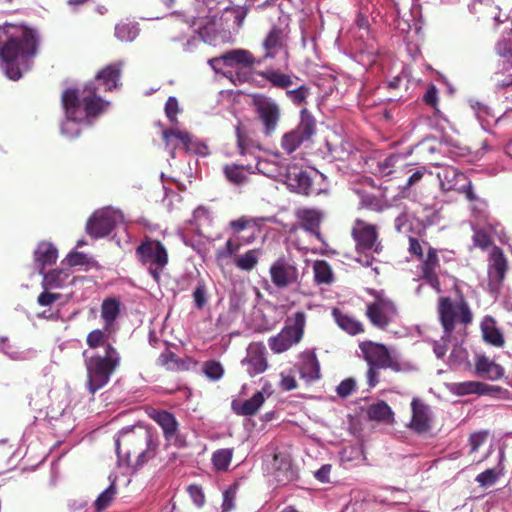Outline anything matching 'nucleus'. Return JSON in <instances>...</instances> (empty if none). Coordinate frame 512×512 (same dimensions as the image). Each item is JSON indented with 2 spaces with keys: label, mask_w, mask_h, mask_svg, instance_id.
<instances>
[{
  "label": "nucleus",
  "mask_w": 512,
  "mask_h": 512,
  "mask_svg": "<svg viewBox=\"0 0 512 512\" xmlns=\"http://www.w3.org/2000/svg\"><path fill=\"white\" fill-rule=\"evenodd\" d=\"M123 63L117 61L100 69L93 80L88 81L81 91L66 89L62 93L61 101L67 120L62 125V133L68 134L73 130L74 136L80 134L77 123L88 117H96L103 113L109 106L100 93L111 92L120 86Z\"/></svg>",
  "instance_id": "nucleus-1"
},
{
  "label": "nucleus",
  "mask_w": 512,
  "mask_h": 512,
  "mask_svg": "<svg viewBox=\"0 0 512 512\" xmlns=\"http://www.w3.org/2000/svg\"><path fill=\"white\" fill-rule=\"evenodd\" d=\"M2 29L5 40L0 47L1 67L9 79L16 81L31 68L38 52L39 36L22 24L5 23Z\"/></svg>",
  "instance_id": "nucleus-2"
},
{
  "label": "nucleus",
  "mask_w": 512,
  "mask_h": 512,
  "mask_svg": "<svg viewBox=\"0 0 512 512\" xmlns=\"http://www.w3.org/2000/svg\"><path fill=\"white\" fill-rule=\"evenodd\" d=\"M110 329H94L88 333L86 343L89 348L104 347V354L95 353L85 358L87 371V389L94 395L110 380L112 374L120 366L121 357L118 350L109 343Z\"/></svg>",
  "instance_id": "nucleus-3"
},
{
  "label": "nucleus",
  "mask_w": 512,
  "mask_h": 512,
  "mask_svg": "<svg viewBox=\"0 0 512 512\" xmlns=\"http://www.w3.org/2000/svg\"><path fill=\"white\" fill-rule=\"evenodd\" d=\"M115 445L120 460L129 466L138 467L154 457L158 440L149 429L138 427L122 430Z\"/></svg>",
  "instance_id": "nucleus-4"
},
{
  "label": "nucleus",
  "mask_w": 512,
  "mask_h": 512,
  "mask_svg": "<svg viewBox=\"0 0 512 512\" xmlns=\"http://www.w3.org/2000/svg\"><path fill=\"white\" fill-rule=\"evenodd\" d=\"M359 349L368 366L366 380L370 388L379 384L380 369H390L395 373L408 372L412 369L410 363L401 361L383 343L366 340L359 344Z\"/></svg>",
  "instance_id": "nucleus-5"
},
{
  "label": "nucleus",
  "mask_w": 512,
  "mask_h": 512,
  "mask_svg": "<svg viewBox=\"0 0 512 512\" xmlns=\"http://www.w3.org/2000/svg\"><path fill=\"white\" fill-rule=\"evenodd\" d=\"M351 237L355 243V251L359 254L356 261L363 267H371L376 261L373 254L379 255L384 249L379 227L361 218H356L351 227Z\"/></svg>",
  "instance_id": "nucleus-6"
},
{
  "label": "nucleus",
  "mask_w": 512,
  "mask_h": 512,
  "mask_svg": "<svg viewBox=\"0 0 512 512\" xmlns=\"http://www.w3.org/2000/svg\"><path fill=\"white\" fill-rule=\"evenodd\" d=\"M455 292L456 302L449 297H440L437 305L439 320L447 338L454 331L457 320L464 325L470 324L473 320L472 312L462 291L456 286Z\"/></svg>",
  "instance_id": "nucleus-7"
},
{
  "label": "nucleus",
  "mask_w": 512,
  "mask_h": 512,
  "mask_svg": "<svg viewBox=\"0 0 512 512\" xmlns=\"http://www.w3.org/2000/svg\"><path fill=\"white\" fill-rule=\"evenodd\" d=\"M306 325V314L297 311L293 318H288L286 326L276 336L270 337L268 344L270 349L277 354L290 349L301 341Z\"/></svg>",
  "instance_id": "nucleus-8"
},
{
  "label": "nucleus",
  "mask_w": 512,
  "mask_h": 512,
  "mask_svg": "<svg viewBox=\"0 0 512 512\" xmlns=\"http://www.w3.org/2000/svg\"><path fill=\"white\" fill-rule=\"evenodd\" d=\"M316 130L317 124L314 116L308 109L303 108L300 111V122L294 129L284 133L280 146L287 154H291L303 143L311 141Z\"/></svg>",
  "instance_id": "nucleus-9"
},
{
  "label": "nucleus",
  "mask_w": 512,
  "mask_h": 512,
  "mask_svg": "<svg viewBox=\"0 0 512 512\" xmlns=\"http://www.w3.org/2000/svg\"><path fill=\"white\" fill-rule=\"evenodd\" d=\"M263 59H257L253 54L245 49H233L225 52L224 54L209 59L210 67L216 72L220 73L224 67L231 68H252L254 65H259Z\"/></svg>",
  "instance_id": "nucleus-10"
},
{
  "label": "nucleus",
  "mask_w": 512,
  "mask_h": 512,
  "mask_svg": "<svg viewBox=\"0 0 512 512\" xmlns=\"http://www.w3.org/2000/svg\"><path fill=\"white\" fill-rule=\"evenodd\" d=\"M255 111L262 124V132L266 137L272 136L281 119L280 106L272 99L260 97L254 101Z\"/></svg>",
  "instance_id": "nucleus-11"
},
{
  "label": "nucleus",
  "mask_w": 512,
  "mask_h": 512,
  "mask_svg": "<svg viewBox=\"0 0 512 512\" xmlns=\"http://www.w3.org/2000/svg\"><path fill=\"white\" fill-rule=\"evenodd\" d=\"M135 253L142 265L163 269L168 264L167 249L159 240L147 238L136 248Z\"/></svg>",
  "instance_id": "nucleus-12"
},
{
  "label": "nucleus",
  "mask_w": 512,
  "mask_h": 512,
  "mask_svg": "<svg viewBox=\"0 0 512 512\" xmlns=\"http://www.w3.org/2000/svg\"><path fill=\"white\" fill-rule=\"evenodd\" d=\"M365 315L374 327L386 330L397 316V309L391 300L377 298L367 304Z\"/></svg>",
  "instance_id": "nucleus-13"
},
{
  "label": "nucleus",
  "mask_w": 512,
  "mask_h": 512,
  "mask_svg": "<svg viewBox=\"0 0 512 512\" xmlns=\"http://www.w3.org/2000/svg\"><path fill=\"white\" fill-rule=\"evenodd\" d=\"M509 269L508 259L499 246H493L488 259V287L491 292H497L502 287Z\"/></svg>",
  "instance_id": "nucleus-14"
},
{
  "label": "nucleus",
  "mask_w": 512,
  "mask_h": 512,
  "mask_svg": "<svg viewBox=\"0 0 512 512\" xmlns=\"http://www.w3.org/2000/svg\"><path fill=\"white\" fill-rule=\"evenodd\" d=\"M149 417L162 429L164 439L177 447L185 446V439L179 433V423L175 416L166 410L153 409Z\"/></svg>",
  "instance_id": "nucleus-15"
},
{
  "label": "nucleus",
  "mask_w": 512,
  "mask_h": 512,
  "mask_svg": "<svg viewBox=\"0 0 512 512\" xmlns=\"http://www.w3.org/2000/svg\"><path fill=\"white\" fill-rule=\"evenodd\" d=\"M272 283L279 289L298 282L299 272L293 261L285 257L277 259L269 269Z\"/></svg>",
  "instance_id": "nucleus-16"
},
{
  "label": "nucleus",
  "mask_w": 512,
  "mask_h": 512,
  "mask_svg": "<svg viewBox=\"0 0 512 512\" xmlns=\"http://www.w3.org/2000/svg\"><path fill=\"white\" fill-rule=\"evenodd\" d=\"M423 244L427 247L426 254L423 258H420L421 262V277L427 284H429L436 292H440V280L437 274V269L440 267V260L438 256V250L429 245L427 241H423Z\"/></svg>",
  "instance_id": "nucleus-17"
},
{
  "label": "nucleus",
  "mask_w": 512,
  "mask_h": 512,
  "mask_svg": "<svg viewBox=\"0 0 512 512\" xmlns=\"http://www.w3.org/2000/svg\"><path fill=\"white\" fill-rule=\"evenodd\" d=\"M284 176L285 183L291 191L305 196L320 193L319 190L314 189L312 178L303 169L296 166L288 167Z\"/></svg>",
  "instance_id": "nucleus-18"
},
{
  "label": "nucleus",
  "mask_w": 512,
  "mask_h": 512,
  "mask_svg": "<svg viewBox=\"0 0 512 512\" xmlns=\"http://www.w3.org/2000/svg\"><path fill=\"white\" fill-rule=\"evenodd\" d=\"M266 347L262 343H252L247 349L246 357L241 361L247 367V373L253 377L265 372L268 368Z\"/></svg>",
  "instance_id": "nucleus-19"
},
{
  "label": "nucleus",
  "mask_w": 512,
  "mask_h": 512,
  "mask_svg": "<svg viewBox=\"0 0 512 512\" xmlns=\"http://www.w3.org/2000/svg\"><path fill=\"white\" fill-rule=\"evenodd\" d=\"M411 411L412 417L408 425L409 428L418 434L428 432L432 423V412L429 405L419 398H413Z\"/></svg>",
  "instance_id": "nucleus-20"
},
{
  "label": "nucleus",
  "mask_w": 512,
  "mask_h": 512,
  "mask_svg": "<svg viewBox=\"0 0 512 512\" xmlns=\"http://www.w3.org/2000/svg\"><path fill=\"white\" fill-rule=\"evenodd\" d=\"M116 221L114 215L109 211L95 212L86 223V232L92 238H103L109 235Z\"/></svg>",
  "instance_id": "nucleus-21"
},
{
  "label": "nucleus",
  "mask_w": 512,
  "mask_h": 512,
  "mask_svg": "<svg viewBox=\"0 0 512 512\" xmlns=\"http://www.w3.org/2000/svg\"><path fill=\"white\" fill-rule=\"evenodd\" d=\"M470 12L475 15L478 21H483L497 28L501 20V9L492 0H473L469 5Z\"/></svg>",
  "instance_id": "nucleus-22"
},
{
  "label": "nucleus",
  "mask_w": 512,
  "mask_h": 512,
  "mask_svg": "<svg viewBox=\"0 0 512 512\" xmlns=\"http://www.w3.org/2000/svg\"><path fill=\"white\" fill-rule=\"evenodd\" d=\"M474 373L478 377L497 381L504 376L505 369L485 354H476L474 357Z\"/></svg>",
  "instance_id": "nucleus-23"
},
{
  "label": "nucleus",
  "mask_w": 512,
  "mask_h": 512,
  "mask_svg": "<svg viewBox=\"0 0 512 512\" xmlns=\"http://www.w3.org/2000/svg\"><path fill=\"white\" fill-rule=\"evenodd\" d=\"M295 217L302 229L314 235L317 239L321 238L322 211L314 208H299L295 211Z\"/></svg>",
  "instance_id": "nucleus-24"
},
{
  "label": "nucleus",
  "mask_w": 512,
  "mask_h": 512,
  "mask_svg": "<svg viewBox=\"0 0 512 512\" xmlns=\"http://www.w3.org/2000/svg\"><path fill=\"white\" fill-rule=\"evenodd\" d=\"M286 41L287 35L284 31L280 27H272L263 41V47L265 50L263 60L267 58H274L280 51L286 50ZM285 53L288 55L287 51H285Z\"/></svg>",
  "instance_id": "nucleus-25"
},
{
  "label": "nucleus",
  "mask_w": 512,
  "mask_h": 512,
  "mask_svg": "<svg viewBox=\"0 0 512 512\" xmlns=\"http://www.w3.org/2000/svg\"><path fill=\"white\" fill-rule=\"evenodd\" d=\"M501 391L500 386L489 385L480 381H465L454 384V392L460 396L469 394L496 395Z\"/></svg>",
  "instance_id": "nucleus-26"
},
{
  "label": "nucleus",
  "mask_w": 512,
  "mask_h": 512,
  "mask_svg": "<svg viewBox=\"0 0 512 512\" xmlns=\"http://www.w3.org/2000/svg\"><path fill=\"white\" fill-rule=\"evenodd\" d=\"M301 378L307 382H314L321 378L320 363L314 352L306 351L301 354V362L298 366Z\"/></svg>",
  "instance_id": "nucleus-27"
},
{
  "label": "nucleus",
  "mask_w": 512,
  "mask_h": 512,
  "mask_svg": "<svg viewBox=\"0 0 512 512\" xmlns=\"http://www.w3.org/2000/svg\"><path fill=\"white\" fill-rule=\"evenodd\" d=\"M273 467L275 469V479L279 484L285 485L296 478L291 460L285 454L279 453L274 455Z\"/></svg>",
  "instance_id": "nucleus-28"
},
{
  "label": "nucleus",
  "mask_w": 512,
  "mask_h": 512,
  "mask_svg": "<svg viewBox=\"0 0 512 512\" xmlns=\"http://www.w3.org/2000/svg\"><path fill=\"white\" fill-rule=\"evenodd\" d=\"M58 258V251L56 247L49 242H40L34 251V260L39 268L40 273H43L47 266H52L56 263Z\"/></svg>",
  "instance_id": "nucleus-29"
},
{
  "label": "nucleus",
  "mask_w": 512,
  "mask_h": 512,
  "mask_svg": "<svg viewBox=\"0 0 512 512\" xmlns=\"http://www.w3.org/2000/svg\"><path fill=\"white\" fill-rule=\"evenodd\" d=\"M332 315L337 325L347 334L355 336L365 332L363 323L355 317L345 314L337 308L333 309Z\"/></svg>",
  "instance_id": "nucleus-30"
},
{
  "label": "nucleus",
  "mask_w": 512,
  "mask_h": 512,
  "mask_svg": "<svg viewBox=\"0 0 512 512\" xmlns=\"http://www.w3.org/2000/svg\"><path fill=\"white\" fill-rule=\"evenodd\" d=\"M265 397L263 392H256L251 398L245 400L243 403H232V408L237 415L252 416L255 415L260 407L263 405Z\"/></svg>",
  "instance_id": "nucleus-31"
},
{
  "label": "nucleus",
  "mask_w": 512,
  "mask_h": 512,
  "mask_svg": "<svg viewBox=\"0 0 512 512\" xmlns=\"http://www.w3.org/2000/svg\"><path fill=\"white\" fill-rule=\"evenodd\" d=\"M437 176L440 180L441 188L444 191L456 190L457 183L466 179V176L463 172L451 166L443 168V170L439 172Z\"/></svg>",
  "instance_id": "nucleus-32"
},
{
  "label": "nucleus",
  "mask_w": 512,
  "mask_h": 512,
  "mask_svg": "<svg viewBox=\"0 0 512 512\" xmlns=\"http://www.w3.org/2000/svg\"><path fill=\"white\" fill-rule=\"evenodd\" d=\"M191 360L188 359H181L177 357V355L170 351L166 350L165 352L161 353L157 359V363L160 366H163L167 368L168 370L173 371H185L189 369Z\"/></svg>",
  "instance_id": "nucleus-33"
},
{
  "label": "nucleus",
  "mask_w": 512,
  "mask_h": 512,
  "mask_svg": "<svg viewBox=\"0 0 512 512\" xmlns=\"http://www.w3.org/2000/svg\"><path fill=\"white\" fill-rule=\"evenodd\" d=\"M367 414L370 420L380 421L387 424L394 423V413L385 401H378L369 406Z\"/></svg>",
  "instance_id": "nucleus-34"
},
{
  "label": "nucleus",
  "mask_w": 512,
  "mask_h": 512,
  "mask_svg": "<svg viewBox=\"0 0 512 512\" xmlns=\"http://www.w3.org/2000/svg\"><path fill=\"white\" fill-rule=\"evenodd\" d=\"M120 301L116 298L104 299L101 305V317L106 329H110L120 314Z\"/></svg>",
  "instance_id": "nucleus-35"
},
{
  "label": "nucleus",
  "mask_w": 512,
  "mask_h": 512,
  "mask_svg": "<svg viewBox=\"0 0 512 512\" xmlns=\"http://www.w3.org/2000/svg\"><path fill=\"white\" fill-rule=\"evenodd\" d=\"M236 145L240 155H245L251 149L257 147L255 140L251 137L249 130H247L239 121L235 126Z\"/></svg>",
  "instance_id": "nucleus-36"
},
{
  "label": "nucleus",
  "mask_w": 512,
  "mask_h": 512,
  "mask_svg": "<svg viewBox=\"0 0 512 512\" xmlns=\"http://www.w3.org/2000/svg\"><path fill=\"white\" fill-rule=\"evenodd\" d=\"M43 274L42 287L45 290L58 289L65 285L66 280L69 278V273L65 270H52Z\"/></svg>",
  "instance_id": "nucleus-37"
},
{
  "label": "nucleus",
  "mask_w": 512,
  "mask_h": 512,
  "mask_svg": "<svg viewBox=\"0 0 512 512\" xmlns=\"http://www.w3.org/2000/svg\"><path fill=\"white\" fill-rule=\"evenodd\" d=\"M234 455L233 448H221L213 452L212 465L215 471L225 472L228 470Z\"/></svg>",
  "instance_id": "nucleus-38"
},
{
  "label": "nucleus",
  "mask_w": 512,
  "mask_h": 512,
  "mask_svg": "<svg viewBox=\"0 0 512 512\" xmlns=\"http://www.w3.org/2000/svg\"><path fill=\"white\" fill-rule=\"evenodd\" d=\"M139 34L137 23L125 20L115 26V36L123 42H132Z\"/></svg>",
  "instance_id": "nucleus-39"
},
{
  "label": "nucleus",
  "mask_w": 512,
  "mask_h": 512,
  "mask_svg": "<svg viewBox=\"0 0 512 512\" xmlns=\"http://www.w3.org/2000/svg\"><path fill=\"white\" fill-rule=\"evenodd\" d=\"M314 280L318 285H330L333 282V272L325 260H317L313 264Z\"/></svg>",
  "instance_id": "nucleus-40"
},
{
  "label": "nucleus",
  "mask_w": 512,
  "mask_h": 512,
  "mask_svg": "<svg viewBox=\"0 0 512 512\" xmlns=\"http://www.w3.org/2000/svg\"><path fill=\"white\" fill-rule=\"evenodd\" d=\"M246 167L237 164H226L223 167V173L226 179L234 185H242L247 182L248 177L245 174ZM247 169H250L248 166Z\"/></svg>",
  "instance_id": "nucleus-41"
},
{
  "label": "nucleus",
  "mask_w": 512,
  "mask_h": 512,
  "mask_svg": "<svg viewBox=\"0 0 512 512\" xmlns=\"http://www.w3.org/2000/svg\"><path fill=\"white\" fill-rule=\"evenodd\" d=\"M401 160L402 156L400 154H390L383 160L377 162L374 174L381 177L391 175Z\"/></svg>",
  "instance_id": "nucleus-42"
},
{
  "label": "nucleus",
  "mask_w": 512,
  "mask_h": 512,
  "mask_svg": "<svg viewBox=\"0 0 512 512\" xmlns=\"http://www.w3.org/2000/svg\"><path fill=\"white\" fill-rule=\"evenodd\" d=\"M260 75L269 81L272 86L281 88V89H287L293 84L292 77L288 74L281 73L279 71L275 70H268L265 72L260 73Z\"/></svg>",
  "instance_id": "nucleus-43"
},
{
  "label": "nucleus",
  "mask_w": 512,
  "mask_h": 512,
  "mask_svg": "<svg viewBox=\"0 0 512 512\" xmlns=\"http://www.w3.org/2000/svg\"><path fill=\"white\" fill-rule=\"evenodd\" d=\"M482 334H483V339L487 343H489L495 347H502L505 343L503 334L494 325L493 322L490 324L485 323L482 325Z\"/></svg>",
  "instance_id": "nucleus-44"
},
{
  "label": "nucleus",
  "mask_w": 512,
  "mask_h": 512,
  "mask_svg": "<svg viewBox=\"0 0 512 512\" xmlns=\"http://www.w3.org/2000/svg\"><path fill=\"white\" fill-rule=\"evenodd\" d=\"M497 54L502 62V69L512 67V39H503L496 46Z\"/></svg>",
  "instance_id": "nucleus-45"
},
{
  "label": "nucleus",
  "mask_w": 512,
  "mask_h": 512,
  "mask_svg": "<svg viewBox=\"0 0 512 512\" xmlns=\"http://www.w3.org/2000/svg\"><path fill=\"white\" fill-rule=\"evenodd\" d=\"M172 138L181 142L187 151L193 150L192 139L188 132L177 129H167L163 131V140L165 141L166 145L170 144Z\"/></svg>",
  "instance_id": "nucleus-46"
},
{
  "label": "nucleus",
  "mask_w": 512,
  "mask_h": 512,
  "mask_svg": "<svg viewBox=\"0 0 512 512\" xmlns=\"http://www.w3.org/2000/svg\"><path fill=\"white\" fill-rule=\"evenodd\" d=\"M258 263V255L256 250H249L245 254L234 259V264L241 270L250 271Z\"/></svg>",
  "instance_id": "nucleus-47"
},
{
  "label": "nucleus",
  "mask_w": 512,
  "mask_h": 512,
  "mask_svg": "<svg viewBox=\"0 0 512 512\" xmlns=\"http://www.w3.org/2000/svg\"><path fill=\"white\" fill-rule=\"evenodd\" d=\"M116 495V487L112 483L107 489H105L96 499L95 508L98 511L107 508Z\"/></svg>",
  "instance_id": "nucleus-48"
},
{
  "label": "nucleus",
  "mask_w": 512,
  "mask_h": 512,
  "mask_svg": "<svg viewBox=\"0 0 512 512\" xmlns=\"http://www.w3.org/2000/svg\"><path fill=\"white\" fill-rule=\"evenodd\" d=\"M310 94V89L306 85H301L296 89L286 91V96L295 105H302L307 102V97Z\"/></svg>",
  "instance_id": "nucleus-49"
},
{
  "label": "nucleus",
  "mask_w": 512,
  "mask_h": 512,
  "mask_svg": "<svg viewBox=\"0 0 512 512\" xmlns=\"http://www.w3.org/2000/svg\"><path fill=\"white\" fill-rule=\"evenodd\" d=\"M192 296L196 308L199 310L203 309L208 301V292L204 281L197 283Z\"/></svg>",
  "instance_id": "nucleus-50"
},
{
  "label": "nucleus",
  "mask_w": 512,
  "mask_h": 512,
  "mask_svg": "<svg viewBox=\"0 0 512 512\" xmlns=\"http://www.w3.org/2000/svg\"><path fill=\"white\" fill-rule=\"evenodd\" d=\"M204 374L211 380L217 381L224 374V368L220 362L210 360L206 361L203 366Z\"/></svg>",
  "instance_id": "nucleus-51"
},
{
  "label": "nucleus",
  "mask_w": 512,
  "mask_h": 512,
  "mask_svg": "<svg viewBox=\"0 0 512 512\" xmlns=\"http://www.w3.org/2000/svg\"><path fill=\"white\" fill-rule=\"evenodd\" d=\"M238 486L236 484L229 486L223 493L222 511L229 512L235 507V499Z\"/></svg>",
  "instance_id": "nucleus-52"
},
{
  "label": "nucleus",
  "mask_w": 512,
  "mask_h": 512,
  "mask_svg": "<svg viewBox=\"0 0 512 512\" xmlns=\"http://www.w3.org/2000/svg\"><path fill=\"white\" fill-rule=\"evenodd\" d=\"M499 478V473L495 468L486 469L484 472L476 476V481L482 487H489L496 483Z\"/></svg>",
  "instance_id": "nucleus-53"
},
{
  "label": "nucleus",
  "mask_w": 512,
  "mask_h": 512,
  "mask_svg": "<svg viewBox=\"0 0 512 512\" xmlns=\"http://www.w3.org/2000/svg\"><path fill=\"white\" fill-rule=\"evenodd\" d=\"M240 247V243L235 242L232 239H228L225 246L216 252V257L218 260L230 258L239 251Z\"/></svg>",
  "instance_id": "nucleus-54"
},
{
  "label": "nucleus",
  "mask_w": 512,
  "mask_h": 512,
  "mask_svg": "<svg viewBox=\"0 0 512 512\" xmlns=\"http://www.w3.org/2000/svg\"><path fill=\"white\" fill-rule=\"evenodd\" d=\"M473 243L476 247L485 250L493 244V240L486 231L477 230L473 235Z\"/></svg>",
  "instance_id": "nucleus-55"
},
{
  "label": "nucleus",
  "mask_w": 512,
  "mask_h": 512,
  "mask_svg": "<svg viewBox=\"0 0 512 512\" xmlns=\"http://www.w3.org/2000/svg\"><path fill=\"white\" fill-rule=\"evenodd\" d=\"M488 437L487 431L474 432L469 437L470 453H475L485 443Z\"/></svg>",
  "instance_id": "nucleus-56"
},
{
  "label": "nucleus",
  "mask_w": 512,
  "mask_h": 512,
  "mask_svg": "<svg viewBox=\"0 0 512 512\" xmlns=\"http://www.w3.org/2000/svg\"><path fill=\"white\" fill-rule=\"evenodd\" d=\"M187 492L192 499L193 503L197 507H202L205 503V495L202 488L199 485L192 484L187 488Z\"/></svg>",
  "instance_id": "nucleus-57"
},
{
  "label": "nucleus",
  "mask_w": 512,
  "mask_h": 512,
  "mask_svg": "<svg viewBox=\"0 0 512 512\" xmlns=\"http://www.w3.org/2000/svg\"><path fill=\"white\" fill-rule=\"evenodd\" d=\"M424 244L421 243L416 237L410 236L408 238V252L411 256L416 257L418 260L423 258Z\"/></svg>",
  "instance_id": "nucleus-58"
},
{
  "label": "nucleus",
  "mask_w": 512,
  "mask_h": 512,
  "mask_svg": "<svg viewBox=\"0 0 512 512\" xmlns=\"http://www.w3.org/2000/svg\"><path fill=\"white\" fill-rule=\"evenodd\" d=\"M423 101L426 105L434 108L438 111V89L434 84H430L427 87L425 94L423 95Z\"/></svg>",
  "instance_id": "nucleus-59"
},
{
  "label": "nucleus",
  "mask_w": 512,
  "mask_h": 512,
  "mask_svg": "<svg viewBox=\"0 0 512 512\" xmlns=\"http://www.w3.org/2000/svg\"><path fill=\"white\" fill-rule=\"evenodd\" d=\"M356 388V382L353 378H347L340 382V384L337 386V394L342 397L346 398L355 390Z\"/></svg>",
  "instance_id": "nucleus-60"
},
{
  "label": "nucleus",
  "mask_w": 512,
  "mask_h": 512,
  "mask_svg": "<svg viewBox=\"0 0 512 512\" xmlns=\"http://www.w3.org/2000/svg\"><path fill=\"white\" fill-rule=\"evenodd\" d=\"M179 112L178 101L175 97H169L165 103V113L171 122L177 121V114Z\"/></svg>",
  "instance_id": "nucleus-61"
},
{
  "label": "nucleus",
  "mask_w": 512,
  "mask_h": 512,
  "mask_svg": "<svg viewBox=\"0 0 512 512\" xmlns=\"http://www.w3.org/2000/svg\"><path fill=\"white\" fill-rule=\"evenodd\" d=\"M280 377H281V381H280L279 386L283 391H291V390H294L297 388L298 384H297V381L292 373L286 374V373L282 372L280 374Z\"/></svg>",
  "instance_id": "nucleus-62"
},
{
  "label": "nucleus",
  "mask_w": 512,
  "mask_h": 512,
  "mask_svg": "<svg viewBox=\"0 0 512 512\" xmlns=\"http://www.w3.org/2000/svg\"><path fill=\"white\" fill-rule=\"evenodd\" d=\"M456 191H458L460 194H463L470 202L478 200V197L474 191L473 183L471 181H467L461 187L457 188Z\"/></svg>",
  "instance_id": "nucleus-63"
},
{
  "label": "nucleus",
  "mask_w": 512,
  "mask_h": 512,
  "mask_svg": "<svg viewBox=\"0 0 512 512\" xmlns=\"http://www.w3.org/2000/svg\"><path fill=\"white\" fill-rule=\"evenodd\" d=\"M60 298V294H56V293H51L47 290H45L44 292H42L38 298H37V303L40 305V306H50L51 304H53L55 301H57L58 299Z\"/></svg>",
  "instance_id": "nucleus-64"
}]
</instances>
